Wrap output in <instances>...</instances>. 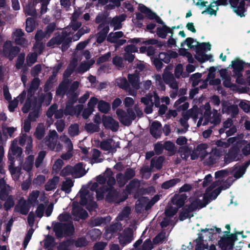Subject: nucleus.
Masks as SVG:
<instances>
[{"label": "nucleus", "instance_id": "nucleus-1", "mask_svg": "<svg viewBox=\"0 0 250 250\" xmlns=\"http://www.w3.org/2000/svg\"><path fill=\"white\" fill-rule=\"evenodd\" d=\"M56 236L58 238L73 235L75 232V227L72 222L68 223H57L53 228Z\"/></svg>", "mask_w": 250, "mask_h": 250}, {"label": "nucleus", "instance_id": "nucleus-2", "mask_svg": "<svg viewBox=\"0 0 250 250\" xmlns=\"http://www.w3.org/2000/svg\"><path fill=\"white\" fill-rule=\"evenodd\" d=\"M20 50L21 49L19 47L12 46V42L11 41L8 40L4 42L2 49L3 53L10 61L12 60L20 52Z\"/></svg>", "mask_w": 250, "mask_h": 250}, {"label": "nucleus", "instance_id": "nucleus-3", "mask_svg": "<svg viewBox=\"0 0 250 250\" xmlns=\"http://www.w3.org/2000/svg\"><path fill=\"white\" fill-rule=\"evenodd\" d=\"M240 149L237 146H232L229 149L225 157V162L229 164L233 161H240L243 156L240 153Z\"/></svg>", "mask_w": 250, "mask_h": 250}, {"label": "nucleus", "instance_id": "nucleus-4", "mask_svg": "<svg viewBox=\"0 0 250 250\" xmlns=\"http://www.w3.org/2000/svg\"><path fill=\"white\" fill-rule=\"evenodd\" d=\"M102 124L106 129H110L112 132H117L119 128V122L110 116L103 115L102 118Z\"/></svg>", "mask_w": 250, "mask_h": 250}, {"label": "nucleus", "instance_id": "nucleus-5", "mask_svg": "<svg viewBox=\"0 0 250 250\" xmlns=\"http://www.w3.org/2000/svg\"><path fill=\"white\" fill-rule=\"evenodd\" d=\"M171 69L170 66L166 67L162 75L163 79L166 84H170L171 87L175 88L177 87V84L173 74L170 72Z\"/></svg>", "mask_w": 250, "mask_h": 250}, {"label": "nucleus", "instance_id": "nucleus-6", "mask_svg": "<svg viewBox=\"0 0 250 250\" xmlns=\"http://www.w3.org/2000/svg\"><path fill=\"white\" fill-rule=\"evenodd\" d=\"M119 242L122 248L131 243L133 240V234L131 229L124 230L123 233L118 236Z\"/></svg>", "mask_w": 250, "mask_h": 250}, {"label": "nucleus", "instance_id": "nucleus-7", "mask_svg": "<svg viewBox=\"0 0 250 250\" xmlns=\"http://www.w3.org/2000/svg\"><path fill=\"white\" fill-rule=\"evenodd\" d=\"M250 6V0H240L238 4L234 8L233 11L240 17H245L246 8Z\"/></svg>", "mask_w": 250, "mask_h": 250}, {"label": "nucleus", "instance_id": "nucleus-8", "mask_svg": "<svg viewBox=\"0 0 250 250\" xmlns=\"http://www.w3.org/2000/svg\"><path fill=\"white\" fill-rule=\"evenodd\" d=\"M126 17L125 14L116 16L112 19L111 18L108 20L107 24H110L111 26L113 27L114 30L120 29L122 27V22L125 20Z\"/></svg>", "mask_w": 250, "mask_h": 250}, {"label": "nucleus", "instance_id": "nucleus-9", "mask_svg": "<svg viewBox=\"0 0 250 250\" xmlns=\"http://www.w3.org/2000/svg\"><path fill=\"white\" fill-rule=\"evenodd\" d=\"M116 113L119 121L123 125L129 126L131 125V120L129 119L126 112L123 109H117Z\"/></svg>", "mask_w": 250, "mask_h": 250}, {"label": "nucleus", "instance_id": "nucleus-10", "mask_svg": "<svg viewBox=\"0 0 250 250\" xmlns=\"http://www.w3.org/2000/svg\"><path fill=\"white\" fill-rule=\"evenodd\" d=\"M162 125L160 122L155 121L152 122L150 127V133L155 138L158 139L161 136Z\"/></svg>", "mask_w": 250, "mask_h": 250}, {"label": "nucleus", "instance_id": "nucleus-11", "mask_svg": "<svg viewBox=\"0 0 250 250\" xmlns=\"http://www.w3.org/2000/svg\"><path fill=\"white\" fill-rule=\"evenodd\" d=\"M70 80L69 79L63 80L59 85L56 89V94L57 96L63 97L68 91L69 84Z\"/></svg>", "mask_w": 250, "mask_h": 250}, {"label": "nucleus", "instance_id": "nucleus-12", "mask_svg": "<svg viewBox=\"0 0 250 250\" xmlns=\"http://www.w3.org/2000/svg\"><path fill=\"white\" fill-rule=\"evenodd\" d=\"M36 90L30 87L27 89V98L21 109L23 113H27L29 111L31 99L35 97L34 94Z\"/></svg>", "mask_w": 250, "mask_h": 250}, {"label": "nucleus", "instance_id": "nucleus-13", "mask_svg": "<svg viewBox=\"0 0 250 250\" xmlns=\"http://www.w3.org/2000/svg\"><path fill=\"white\" fill-rule=\"evenodd\" d=\"M218 246L221 250H231L234 248V244H232L227 235L221 238L218 241Z\"/></svg>", "mask_w": 250, "mask_h": 250}, {"label": "nucleus", "instance_id": "nucleus-14", "mask_svg": "<svg viewBox=\"0 0 250 250\" xmlns=\"http://www.w3.org/2000/svg\"><path fill=\"white\" fill-rule=\"evenodd\" d=\"M245 64H246V62L238 58H236L235 60L232 61L231 66L233 69L234 74H240V73H242V72L244 70Z\"/></svg>", "mask_w": 250, "mask_h": 250}, {"label": "nucleus", "instance_id": "nucleus-15", "mask_svg": "<svg viewBox=\"0 0 250 250\" xmlns=\"http://www.w3.org/2000/svg\"><path fill=\"white\" fill-rule=\"evenodd\" d=\"M187 196L185 194H175L171 198V202L174 205H176L178 208H182L185 203Z\"/></svg>", "mask_w": 250, "mask_h": 250}, {"label": "nucleus", "instance_id": "nucleus-16", "mask_svg": "<svg viewBox=\"0 0 250 250\" xmlns=\"http://www.w3.org/2000/svg\"><path fill=\"white\" fill-rule=\"evenodd\" d=\"M197 44L195 45L194 49H195L197 56L205 53V51H210L211 49V44L209 42H197Z\"/></svg>", "mask_w": 250, "mask_h": 250}, {"label": "nucleus", "instance_id": "nucleus-17", "mask_svg": "<svg viewBox=\"0 0 250 250\" xmlns=\"http://www.w3.org/2000/svg\"><path fill=\"white\" fill-rule=\"evenodd\" d=\"M15 209L22 215H26L29 211L30 208L27 204L26 200L22 198L15 206Z\"/></svg>", "mask_w": 250, "mask_h": 250}, {"label": "nucleus", "instance_id": "nucleus-18", "mask_svg": "<svg viewBox=\"0 0 250 250\" xmlns=\"http://www.w3.org/2000/svg\"><path fill=\"white\" fill-rule=\"evenodd\" d=\"M107 194L105 196V200L108 203L116 202L119 196V192L115 188H109Z\"/></svg>", "mask_w": 250, "mask_h": 250}, {"label": "nucleus", "instance_id": "nucleus-19", "mask_svg": "<svg viewBox=\"0 0 250 250\" xmlns=\"http://www.w3.org/2000/svg\"><path fill=\"white\" fill-rule=\"evenodd\" d=\"M111 17H108L107 15L103 13H99L97 15L95 18V22L97 24H99L98 26L97 29L99 30L104 27L105 25L108 24V20Z\"/></svg>", "mask_w": 250, "mask_h": 250}, {"label": "nucleus", "instance_id": "nucleus-20", "mask_svg": "<svg viewBox=\"0 0 250 250\" xmlns=\"http://www.w3.org/2000/svg\"><path fill=\"white\" fill-rule=\"evenodd\" d=\"M113 140L112 138L107 139L103 140L100 143V148L102 150L104 151H110L111 152H116V147L112 145Z\"/></svg>", "mask_w": 250, "mask_h": 250}, {"label": "nucleus", "instance_id": "nucleus-21", "mask_svg": "<svg viewBox=\"0 0 250 250\" xmlns=\"http://www.w3.org/2000/svg\"><path fill=\"white\" fill-rule=\"evenodd\" d=\"M127 78L128 82L134 89L136 90H138L140 89V76L138 74H129L128 75Z\"/></svg>", "mask_w": 250, "mask_h": 250}, {"label": "nucleus", "instance_id": "nucleus-22", "mask_svg": "<svg viewBox=\"0 0 250 250\" xmlns=\"http://www.w3.org/2000/svg\"><path fill=\"white\" fill-rule=\"evenodd\" d=\"M18 141L17 139H15L11 145L9 152L13 155L16 156L17 157H20L22 153V149L21 147L17 146Z\"/></svg>", "mask_w": 250, "mask_h": 250}, {"label": "nucleus", "instance_id": "nucleus-23", "mask_svg": "<svg viewBox=\"0 0 250 250\" xmlns=\"http://www.w3.org/2000/svg\"><path fill=\"white\" fill-rule=\"evenodd\" d=\"M74 177H82L86 174V171L83 167L82 163H78L73 167Z\"/></svg>", "mask_w": 250, "mask_h": 250}, {"label": "nucleus", "instance_id": "nucleus-24", "mask_svg": "<svg viewBox=\"0 0 250 250\" xmlns=\"http://www.w3.org/2000/svg\"><path fill=\"white\" fill-rule=\"evenodd\" d=\"M64 34V32H62V35L58 34L55 37H54L52 38H51L47 42V46L48 47H52L55 44L60 45L63 42V36Z\"/></svg>", "mask_w": 250, "mask_h": 250}, {"label": "nucleus", "instance_id": "nucleus-25", "mask_svg": "<svg viewBox=\"0 0 250 250\" xmlns=\"http://www.w3.org/2000/svg\"><path fill=\"white\" fill-rule=\"evenodd\" d=\"M191 212L189 208L186 205L179 212V220L182 221L187 218H190L193 217V214H191Z\"/></svg>", "mask_w": 250, "mask_h": 250}, {"label": "nucleus", "instance_id": "nucleus-26", "mask_svg": "<svg viewBox=\"0 0 250 250\" xmlns=\"http://www.w3.org/2000/svg\"><path fill=\"white\" fill-rule=\"evenodd\" d=\"M192 147H189L188 146H184L180 147L179 152L183 160L187 161L190 152H191Z\"/></svg>", "mask_w": 250, "mask_h": 250}, {"label": "nucleus", "instance_id": "nucleus-27", "mask_svg": "<svg viewBox=\"0 0 250 250\" xmlns=\"http://www.w3.org/2000/svg\"><path fill=\"white\" fill-rule=\"evenodd\" d=\"M40 195V191L38 190H33L29 195L27 202L28 204L34 206L39 203L37 200Z\"/></svg>", "mask_w": 250, "mask_h": 250}, {"label": "nucleus", "instance_id": "nucleus-28", "mask_svg": "<svg viewBox=\"0 0 250 250\" xmlns=\"http://www.w3.org/2000/svg\"><path fill=\"white\" fill-rule=\"evenodd\" d=\"M77 66V61H75L69 64L66 70L64 71L63 74V78L64 80L68 79L71 75L74 72Z\"/></svg>", "mask_w": 250, "mask_h": 250}, {"label": "nucleus", "instance_id": "nucleus-29", "mask_svg": "<svg viewBox=\"0 0 250 250\" xmlns=\"http://www.w3.org/2000/svg\"><path fill=\"white\" fill-rule=\"evenodd\" d=\"M110 104L108 102L103 100H101L98 102V108L102 113H107L110 109Z\"/></svg>", "mask_w": 250, "mask_h": 250}, {"label": "nucleus", "instance_id": "nucleus-30", "mask_svg": "<svg viewBox=\"0 0 250 250\" xmlns=\"http://www.w3.org/2000/svg\"><path fill=\"white\" fill-rule=\"evenodd\" d=\"M180 182L179 178H173L164 182L161 185L163 189H167L174 187L177 183Z\"/></svg>", "mask_w": 250, "mask_h": 250}, {"label": "nucleus", "instance_id": "nucleus-31", "mask_svg": "<svg viewBox=\"0 0 250 250\" xmlns=\"http://www.w3.org/2000/svg\"><path fill=\"white\" fill-rule=\"evenodd\" d=\"M90 31V29L87 26H83L80 28L78 32L73 35L72 38L73 41H77L84 34L89 33Z\"/></svg>", "mask_w": 250, "mask_h": 250}, {"label": "nucleus", "instance_id": "nucleus-32", "mask_svg": "<svg viewBox=\"0 0 250 250\" xmlns=\"http://www.w3.org/2000/svg\"><path fill=\"white\" fill-rule=\"evenodd\" d=\"M73 181L70 178H66L65 181L62 182L61 189L66 193H69L71 191V188L73 186Z\"/></svg>", "mask_w": 250, "mask_h": 250}, {"label": "nucleus", "instance_id": "nucleus-33", "mask_svg": "<svg viewBox=\"0 0 250 250\" xmlns=\"http://www.w3.org/2000/svg\"><path fill=\"white\" fill-rule=\"evenodd\" d=\"M84 129L87 133L90 134L98 132L100 130L99 125L92 123H86L84 125Z\"/></svg>", "mask_w": 250, "mask_h": 250}, {"label": "nucleus", "instance_id": "nucleus-34", "mask_svg": "<svg viewBox=\"0 0 250 250\" xmlns=\"http://www.w3.org/2000/svg\"><path fill=\"white\" fill-rule=\"evenodd\" d=\"M163 161L164 158L163 156H159L157 158L155 157L152 158L150 161V167H155L160 169L162 167Z\"/></svg>", "mask_w": 250, "mask_h": 250}, {"label": "nucleus", "instance_id": "nucleus-35", "mask_svg": "<svg viewBox=\"0 0 250 250\" xmlns=\"http://www.w3.org/2000/svg\"><path fill=\"white\" fill-rule=\"evenodd\" d=\"M93 63L94 61L91 63L88 62H82L79 66L77 68L76 70V72L81 74H83L89 69L90 66L93 64Z\"/></svg>", "mask_w": 250, "mask_h": 250}, {"label": "nucleus", "instance_id": "nucleus-36", "mask_svg": "<svg viewBox=\"0 0 250 250\" xmlns=\"http://www.w3.org/2000/svg\"><path fill=\"white\" fill-rule=\"evenodd\" d=\"M88 234L92 241H96L101 238L102 232L99 229H93L89 230Z\"/></svg>", "mask_w": 250, "mask_h": 250}, {"label": "nucleus", "instance_id": "nucleus-37", "mask_svg": "<svg viewBox=\"0 0 250 250\" xmlns=\"http://www.w3.org/2000/svg\"><path fill=\"white\" fill-rule=\"evenodd\" d=\"M35 28V21L33 18H28L26 20L25 30L28 33L32 32Z\"/></svg>", "mask_w": 250, "mask_h": 250}, {"label": "nucleus", "instance_id": "nucleus-38", "mask_svg": "<svg viewBox=\"0 0 250 250\" xmlns=\"http://www.w3.org/2000/svg\"><path fill=\"white\" fill-rule=\"evenodd\" d=\"M221 232V229L220 228H216V227H214V228L209 229L208 232L209 240L213 241L216 239L218 234L220 233Z\"/></svg>", "mask_w": 250, "mask_h": 250}, {"label": "nucleus", "instance_id": "nucleus-39", "mask_svg": "<svg viewBox=\"0 0 250 250\" xmlns=\"http://www.w3.org/2000/svg\"><path fill=\"white\" fill-rule=\"evenodd\" d=\"M45 134V128L43 125H40L37 126L36 131L34 134L35 137L39 140H42L44 137Z\"/></svg>", "mask_w": 250, "mask_h": 250}, {"label": "nucleus", "instance_id": "nucleus-40", "mask_svg": "<svg viewBox=\"0 0 250 250\" xmlns=\"http://www.w3.org/2000/svg\"><path fill=\"white\" fill-rule=\"evenodd\" d=\"M73 40L72 37H66V33H65L63 36V42L61 43V49L62 52L66 51L70 46V43Z\"/></svg>", "mask_w": 250, "mask_h": 250}, {"label": "nucleus", "instance_id": "nucleus-41", "mask_svg": "<svg viewBox=\"0 0 250 250\" xmlns=\"http://www.w3.org/2000/svg\"><path fill=\"white\" fill-rule=\"evenodd\" d=\"M117 85L120 88L125 89L128 90L129 88V83L126 79L125 77H122L116 80Z\"/></svg>", "mask_w": 250, "mask_h": 250}, {"label": "nucleus", "instance_id": "nucleus-42", "mask_svg": "<svg viewBox=\"0 0 250 250\" xmlns=\"http://www.w3.org/2000/svg\"><path fill=\"white\" fill-rule=\"evenodd\" d=\"M25 56L24 53H21L18 55L15 64V67L17 70L21 69L24 65Z\"/></svg>", "mask_w": 250, "mask_h": 250}, {"label": "nucleus", "instance_id": "nucleus-43", "mask_svg": "<svg viewBox=\"0 0 250 250\" xmlns=\"http://www.w3.org/2000/svg\"><path fill=\"white\" fill-rule=\"evenodd\" d=\"M56 77L51 75L46 81L44 85V90L47 92L50 90L53 87V84L56 81Z\"/></svg>", "mask_w": 250, "mask_h": 250}, {"label": "nucleus", "instance_id": "nucleus-44", "mask_svg": "<svg viewBox=\"0 0 250 250\" xmlns=\"http://www.w3.org/2000/svg\"><path fill=\"white\" fill-rule=\"evenodd\" d=\"M60 175L62 177H65L70 175L74 177L73 167L67 165L61 170Z\"/></svg>", "mask_w": 250, "mask_h": 250}, {"label": "nucleus", "instance_id": "nucleus-45", "mask_svg": "<svg viewBox=\"0 0 250 250\" xmlns=\"http://www.w3.org/2000/svg\"><path fill=\"white\" fill-rule=\"evenodd\" d=\"M166 233L162 231L159 233L153 239V243L154 244H158L160 243L163 242L166 240Z\"/></svg>", "mask_w": 250, "mask_h": 250}, {"label": "nucleus", "instance_id": "nucleus-46", "mask_svg": "<svg viewBox=\"0 0 250 250\" xmlns=\"http://www.w3.org/2000/svg\"><path fill=\"white\" fill-rule=\"evenodd\" d=\"M140 181L137 179H133L131 180L129 184L126 186V190L128 192H130L132 189L139 186Z\"/></svg>", "mask_w": 250, "mask_h": 250}, {"label": "nucleus", "instance_id": "nucleus-47", "mask_svg": "<svg viewBox=\"0 0 250 250\" xmlns=\"http://www.w3.org/2000/svg\"><path fill=\"white\" fill-rule=\"evenodd\" d=\"M69 134L71 136H75L79 133V126L77 124L71 125L68 129Z\"/></svg>", "mask_w": 250, "mask_h": 250}, {"label": "nucleus", "instance_id": "nucleus-48", "mask_svg": "<svg viewBox=\"0 0 250 250\" xmlns=\"http://www.w3.org/2000/svg\"><path fill=\"white\" fill-rule=\"evenodd\" d=\"M167 25H164L162 27H158L157 28V35L162 39H165L167 37Z\"/></svg>", "mask_w": 250, "mask_h": 250}, {"label": "nucleus", "instance_id": "nucleus-49", "mask_svg": "<svg viewBox=\"0 0 250 250\" xmlns=\"http://www.w3.org/2000/svg\"><path fill=\"white\" fill-rule=\"evenodd\" d=\"M67 95H69V96L66 104L73 105L77 101L78 94L76 92H67Z\"/></svg>", "mask_w": 250, "mask_h": 250}, {"label": "nucleus", "instance_id": "nucleus-50", "mask_svg": "<svg viewBox=\"0 0 250 250\" xmlns=\"http://www.w3.org/2000/svg\"><path fill=\"white\" fill-rule=\"evenodd\" d=\"M14 204L15 202L12 196H9L3 205L4 208L6 211H8L14 206Z\"/></svg>", "mask_w": 250, "mask_h": 250}, {"label": "nucleus", "instance_id": "nucleus-51", "mask_svg": "<svg viewBox=\"0 0 250 250\" xmlns=\"http://www.w3.org/2000/svg\"><path fill=\"white\" fill-rule=\"evenodd\" d=\"M164 149L171 153L172 155L175 153V145L169 141H166L164 144Z\"/></svg>", "mask_w": 250, "mask_h": 250}, {"label": "nucleus", "instance_id": "nucleus-52", "mask_svg": "<svg viewBox=\"0 0 250 250\" xmlns=\"http://www.w3.org/2000/svg\"><path fill=\"white\" fill-rule=\"evenodd\" d=\"M55 241L54 238L50 236L49 235H48L46 237V239H45L44 242V248L45 249H48L49 248H53L54 246V243Z\"/></svg>", "mask_w": 250, "mask_h": 250}, {"label": "nucleus", "instance_id": "nucleus-53", "mask_svg": "<svg viewBox=\"0 0 250 250\" xmlns=\"http://www.w3.org/2000/svg\"><path fill=\"white\" fill-rule=\"evenodd\" d=\"M225 111L227 113H231L232 116L234 117L238 114L239 108L237 105L232 104L227 106Z\"/></svg>", "mask_w": 250, "mask_h": 250}, {"label": "nucleus", "instance_id": "nucleus-54", "mask_svg": "<svg viewBox=\"0 0 250 250\" xmlns=\"http://www.w3.org/2000/svg\"><path fill=\"white\" fill-rule=\"evenodd\" d=\"M87 245V240L84 237H79L77 240H75V247L77 248L84 247Z\"/></svg>", "mask_w": 250, "mask_h": 250}, {"label": "nucleus", "instance_id": "nucleus-55", "mask_svg": "<svg viewBox=\"0 0 250 250\" xmlns=\"http://www.w3.org/2000/svg\"><path fill=\"white\" fill-rule=\"evenodd\" d=\"M178 208L170 207L165 209V214L167 217H173L176 214Z\"/></svg>", "mask_w": 250, "mask_h": 250}, {"label": "nucleus", "instance_id": "nucleus-56", "mask_svg": "<svg viewBox=\"0 0 250 250\" xmlns=\"http://www.w3.org/2000/svg\"><path fill=\"white\" fill-rule=\"evenodd\" d=\"M223 189V186H220L217 188L214 189L209 194V196L211 200H215L217 197L220 194L221 191Z\"/></svg>", "mask_w": 250, "mask_h": 250}, {"label": "nucleus", "instance_id": "nucleus-57", "mask_svg": "<svg viewBox=\"0 0 250 250\" xmlns=\"http://www.w3.org/2000/svg\"><path fill=\"white\" fill-rule=\"evenodd\" d=\"M125 179L128 181L135 175V171L133 168H127L124 173Z\"/></svg>", "mask_w": 250, "mask_h": 250}, {"label": "nucleus", "instance_id": "nucleus-58", "mask_svg": "<svg viewBox=\"0 0 250 250\" xmlns=\"http://www.w3.org/2000/svg\"><path fill=\"white\" fill-rule=\"evenodd\" d=\"M153 244L151 239L147 238L143 243L141 250H151L153 248Z\"/></svg>", "mask_w": 250, "mask_h": 250}, {"label": "nucleus", "instance_id": "nucleus-59", "mask_svg": "<svg viewBox=\"0 0 250 250\" xmlns=\"http://www.w3.org/2000/svg\"><path fill=\"white\" fill-rule=\"evenodd\" d=\"M212 58V55H207L205 53L201 55L200 56H195V58L201 63H203L206 61L210 60Z\"/></svg>", "mask_w": 250, "mask_h": 250}, {"label": "nucleus", "instance_id": "nucleus-60", "mask_svg": "<svg viewBox=\"0 0 250 250\" xmlns=\"http://www.w3.org/2000/svg\"><path fill=\"white\" fill-rule=\"evenodd\" d=\"M116 179L120 187L124 186L128 181L125 179V176L122 173L116 175Z\"/></svg>", "mask_w": 250, "mask_h": 250}, {"label": "nucleus", "instance_id": "nucleus-61", "mask_svg": "<svg viewBox=\"0 0 250 250\" xmlns=\"http://www.w3.org/2000/svg\"><path fill=\"white\" fill-rule=\"evenodd\" d=\"M58 105L57 104H53L51 105L48 109L46 112V116L48 118H51L53 116L56 112V110L57 109Z\"/></svg>", "mask_w": 250, "mask_h": 250}, {"label": "nucleus", "instance_id": "nucleus-62", "mask_svg": "<svg viewBox=\"0 0 250 250\" xmlns=\"http://www.w3.org/2000/svg\"><path fill=\"white\" fill-rule=\"evenodd\" d=\"M151 60L152 62V64L155 66L156 69L158 70H161L163 66V63L161 60L157 58H151Z\"/></svg>", "mask_w": 250, "mask_h": 250}, {"label": "nucleus", "instance_id": "nucleus-63", "mask_svg": "<svg viewBox=\"0 0 250 250\" xmlns=\"http://www.w3.org/2000/svg\"><path fill=\"white\" fill-rule=\"evenodd\" d=\"M25 13L28 16L35 17L37 16V12L35 8L33 6L28 5L26 7Z\"/></svg>", "mask_w": 250, "mask_h": 250}, {"label": "nucleus", "instance_id": "nucleus-64", "mask_svg": "<svg viewBox=\"0 0 250 250\" xmlns=\"http://www.w3.org/2000/svg\"><path fill=\"white\" fill-rule=\"evenodd\" d=\"M107 245V243L104 242H96L92 250H104Z\"/></svg>", "mask_w": 250, "mask_h": 250}]
</instances>
